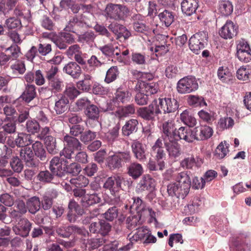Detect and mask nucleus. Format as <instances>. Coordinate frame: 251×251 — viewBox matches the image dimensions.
I'll use <instances>...</instances> for the list:
<instances>
[{
  "label": "nucleus",
  "instance_id": "nucleus-1",
  "mask_svg": "<svg viewBox=\"0 0 251 251\" xmlns=\"http://www.w3.org/2000/svg\"><path fill=\"white\" fill-rule=\"evenodd\" d=\"M176 180V182H171L167 185L168 194L172 197L184 199L189 192L191 187L190 178L186 173L182 172L177 174Z\"/></svg>",
  "mask_w": 251,
  "mask_h": 251
},
{
  "label": "nucleus",
  "instance_id": "nucleus-2",
  "mask_svg": "<svg viewBox=\"0 0 251 251\" xmlns=\"http://www.w3.org/2000/svg\"><path fill=\"white\" fill-rule=\"evenodd\" d=\"M129 12V8L126 5L109 3L105 7L103 15L107 20L120 21L127 17Z\"/></svg>",
  "mask_w": 251,
  "mask_h": 251
},
{
  "label": "nucleus",
  "instance_id": "nucleus-3",
  "mask_svg": "<svg viewBox=\"0 0 251 251\" xmlns=\"http://www.w3.org/2000/svg\"><path fill=\"white\" fill-rule=\"evenodd\" d=\"M131 182L121 176L109 177L104 182L103 187L109 190L112 195H114L119 189L123 190L128 188Z\"/></svg>",
  "mask_w": 251,
  "mask_h": 251
},
{
  "label": "nucleus",
  "instance_id": "nucleus-4",
  "mask_svg": "<svg viewBox=\"0 0 251 251\" xmlns=\"http://www.w3.org/2000/svg\"><path fill=\"white\" fill-rule=\"evenodd\" d=\"M64 148L60 152L61 156H63L66 159H71L75 155V151H80L82 144L76 137L66 134L63 138Z\"/></svg>",
  "mask_w": 251,
  "mask_h": 251
},
{
  "label": "nucleus",
  "instance_id": "nucleus-5",
  "mask_svg": "<svg viewBox=\"0 0 251 251\" xmlns=\"http://www.w3.org/2000/svg\"><path fill=\"white\" fill-rule=\"evenodd\" d=\"M73 192L75 197L80 199V203L84 208L89 207L100 203L101 201V198L99 194L97 193L86 194V191L84 189L75 188Z\"/></svg>",
  "mask_w": 251,
  "mask_h": 251
},
{
  "label": "nucleus",
  "instance_id": "nucleus-6",
  "mask_svg": "<svg viewBox=\"0 0 251 251\" xmlns=\"http://www.w3.org/2000/svg\"><path fill=\"white\" fill-rule=\"evenodd\" d=\"M208 36L206 32L201 31L193 35L189 39L190 49L196 54L204 49V45L207 41Z\"/></svg>",
  "mask_w": 251,
  "mask_h": 251
},
{
  "label": "nucleus",
  "instance_id": "nucleus-7",
  "mask_svg": "<svg viewBox=\"0 0 251 251\" xmlns=\"http://www.w3.org/2000/svg\"><path fill=\"white\" fill-rule=\"evenodd\" d=\"M68 159L63 156H54L50 162V170L54 173L58 177H64L66 165V163H68Z\"/></svg>",
  "mask_w": 251,
  "mask_h": 251
},
{
  "label": "nucleus",
  "instance_id": "nucleus-8",
  "mask_svg": "<svg viewBox=\"0 0 251 251\" xmlns=\"http://www.w3.org/2000/svg\"><path fill=\"white\" fill-rule=\"evenodd\" d=\"M176 88L180 94L190 93L197 90L198 83L195 77H185L178 81Z\"/></svg>",
  "mask_w": 251,
  "mask_h": 251
},
{
  "label": "nucleus",
  "instance_id": "nucleus-9",
  "mask_svg": "<svg viewBox=\"0 0 251 251\" xmlns=\"http://www.w3.org/2000/svg\"><path fill=\"white\" fill-rule=\"evenodd\" d=\"M23 160L26 167L32 168H37L39 165V161L34 157L32 149L29 147L21 148L19 150V157Z\"/></svg>",
  "mask_w": 251,
  "mask_h": 251
},
{
  "label": "nucleus",
  "instance_id": "nucleus-10",
  "mask_svg": "<svg viewBox=\"0 0 251 251\" xmlns=\"http://www.w3.org/2000/svg\"><path fill=\"white\" fill-rule=\"evenodd\" d=\"M177 127L174 120L165 121L162 125V138L164 141L176 139Z\"/></svg>",
  "mask_w": 251,
  "mask_h": 251
},
{
  "label": "nucleus",
  "instance_id": "nucleus-11",
  "mask_svg": "<svg viewBox=\"0 0 251 251\" xmlns=\"http://www.w3.org/2000/svg\"><path fill=\"white\" fill-rule=\"evenodd\" d=\"M155 102H152L148 106L140 107L137 110V114L139 117L146 121L153 122L155 120V116L159 114V110H155Z\"/></svg>",
  "mask_w": 251,
  "mask_h": 251
},
{
  "label": "nucleus",
  "instance_id": "nucleus-12",
  "mask_svg": "<svg viewBox=\"0 0 251 251\" xmlns=\"http://www.w3.org/2000/svg\"><path fill=\"white\" fill-rule=\"evenodd\" d=\"M131 148L135 158L139 161H144L147 159L146 146L140 141L134 140L131 145Z\"/></svg>",
  "mask_w": 251,
  "mask_h": 251
},
{
  "label": "nucleus",
  "instance_id": "nucleus-13",
  "mask_svg": "<svg viewBox=\"0 0 251 251\" xmlns=\"http://www.w3.org/2000/svg\"><path fill=\"white\" fill-rule=\"evenodd\" d=\"M86 28L77 16L70 17L64 30L75 33L77 36Z\"/></svg>",
  "mask_w": 251,
  "mask_h": 251
},
{
  "label": "nucleus",
  "instance_id": "nucleus-14",
  "mask_svg": "<svg viewBox=\"0 0 251 251\" xmlns=\"http://www.w3.org/2000/svg\"><path fill=\"white\" fill-rule=\"evenodd\" d=\"M32 223L26 218H21L13 227V230L17 235L26 237L31 230Z\"/></svg>",
  "mask_w": 251,
  "mask_h": 251
},
{
  "label": "nucleus",
  "instance_id": "nucleus-15",
  "mask_svg": "<svg viewBox=\"0 0 251 251\" xmlns=\"http://www.w3.org/2000/svg\"><path fill=\"white\" fill-rule=\"evenodd\" d=\"M155 181L150 175H144L136 186V191L142 193L145 191L152 192L155 188Z\"/></svg>",
  "mask_w": 251,
  "mask_h": 251
},
{
  "label": "nucleus",
  "instance_id": "nucleus-16",
  "mask_svg": "<svg viewBox=\"0 0 251 251\" xmlns=\"http://www.w3.org/2000/svg\"><path fill=\"white\" fill-rule=\"evenodd\" d=\"M34 142L32 136L30 134L25 133H19L14 140V142L9 144V145L14 148L15 146L18 147L23 148L28 147L30 145L32 144Z\"/></svg>",
  "mask_w": 251,
  "mask_h": 251
},
{
  "label": "nucleus",
  "instance_id": "nucleus-17",
  "mask_svg": "<svg viewBox=\"0 0 251 251\" xmlns=\"http://www.w3.org/2000/svg\"><path fill=\"white\" fill-rule=\"evenodd\" d=\"M238 27L231 21H227L219 31L220 35L225 39H231L237 34Z\"/></svg>",
  "mask_w": 251,
  "mask_h": 251
},
{
  "label": "nucleus",
  "instance_id": "nucleus-18",
  "mask_svg": "<svg viewBox=\"0 0 251 251\" xmlns=\"http://www.w3.org/2000/svg\"><path fill=\"white\" fill-rule=\"evenodd\" d=\"M166 149L168 152L169 156L172 158H176L181 154L180 145L177 142L176 139L172 140L164 141Z\"/></svg>",
  "mask_w": 251,
  "mask_h": 251
},
{
  "label": "nucleus",
  "instance_id": "nucleus-19",
  "mask_svg": "<svg viewBox=\"0 0 251 251\" xmlns=\"http://www.w3.org/2000/svg\"><path fill=\"white\" fill-rule=\"evenodd\" d=\"M194 140H204L209 138L213 134L212 129L207 126H201L193 129Z\"/></svg>",
  "mask_w": 251,
  "mask_h": 251
},
{
  "label": "nucleus",
  "instance_id": "nucleus-20",
  "mask_svg": "<svg viewBox=\"0 0 251 251\" xmlns=\"http://www.w3.org/2000/svg\"><path fill=\"white\" fill-rule=\"evenodd\" d=\"M53 42L61 50L65 49L68 44H72L75 42L74 36L67 32L62 33L60 36L54 39Z\"/></svg>",
  "mask_w": 251,
  "mask_h": 251
},
{
  "label": "nucleus",
  "instance_id": "nucleus-21",
  "mask_svg": "<svg viewBox=\"0 0 251 251\" xmlns=\"http://www.w3.org/2000/svg\"><path fill=\"white\" fill-rule=\"evenodd\" d=\"M130 199L132 201V203L130 205L126 203L125 206L126 209H127L129 207L131 211L133 210H136L137 213H138V215H140V217L145 215V211L147 210V208L145 203L139 197H133Z\"/></svg>",
  "mask_w": 251,
  "mask_h": 251
},
{
  "label": "nucleus",
  "instance_id": "nucleus-22",
  "mask_svg": "<svg viewBox=\"0 0 251 251\" xmlns=\"http://www.w3.org/2000/svg\"><path fill=\"white\" fill-rule=\"evenodd\" d=\"M193 129L188 126H181L177 130L176 139L183 140L188 143H192L194 141Z\"/></svg>",
  "mask_w": 251,
  "mask_h": 251
},
{
  "label": "nucleus",
  "instance_id": "nucleus-23",
  "mask_svg": "<svg viewBox=\"0 0 251 251\" xmlns=\"http://www.w3.org/2000/svg\"><path fill=\"white\" fill-rule=\"evenodd\" d=\"M131 93L128 91L117 90L115 94V97L112 101L110 102L107 110H113L114 107L112 106V104L113 103L115 104L117 101L121 102L123 103L129 101L131 99Z\"/></svg>",
  "mask_w": 251,
  "mask_h": 251
},
{
  "label": "nucleus",
  "instance_id": "nucleus-24",
  "mask_svg": "<svg viewBox=\"0 0 251 251\" xmlns=\"http://www.w3.org/2000/svg\"><path fill=\"white\" fill-rule=\"evenodd\" d=\"M63 71L74 78H78L82 73L80 66L74 61H71L66 64L63 68Z\"/></svg>",
  "mask_w": 251,
  "mask_h": 251
},
{
  "label": "nucleus",
  "instance_id": "nucleus-25",
  "mask_svg": "<svg viewBox=\"0 0 251 251\" xmlns=\"http://www.w3.org/2000/svg\"><path fill=\"white\" fill-rule=\"evenodd\" d=\"M198 7V0H183L181 2L182 12L187 16L195 13Z\"/></svg>",
  "mask_w": 251,
  "mask_h": 251
},
{
  "label": "nucleus",
  "instance_id": "nucleus-26",
  "mask_svg": "<svg viewBox=\"0 0 251 251\" xmlns=\"http://www.w3.org/2000/svg\"><path fill=\"white\" fill-rule=\"evenodd\" d=\"M151 154L154 156L155 160L164 161L166 154L164 150L161 139L158 138L151 147Z\"/></svg>",
  "mask_w": 251,
  "mask_h": 251
},
{
  "label": "nucleus",
  "instance_id": "nucleus-27",
  "mask_svg": "<svg viewBox=\"0 0 251 251\" xmlns=\"http://www.w3.org/2000/svg\"><path fill=\"white\" fill-rule=\"evenodd\" d=\"M136 89L143 92L146 94H154L157 93L158 90V85L157 83L152 82H146L144 81L138 82L136 86Z\"/></svg>",
  "mask_w": 251,
  "mask_h": 251
},
{
  "label": "nucleus",
  "instance_id": "nucleus-28",
  "mask_svg": "<svg viewBox=\"0 0 251 251\" xmlns=\"http://www.w3.org/2000/svg\"><path fill=\"white\" fill-rule=\"evenodd\" d=\"M139 122L137 119H131L127 121L122 128V134L125 136H129L136 133L138 129Z\"/></svg>",
  "mask_w": 251,
  "mask_h": 251
},
{
  "label": "nucleus",
  "instance_id": "nucleus-29",
  "mask_svg": "<svg viewBox=\"0 0 251 251\" xmlns=\"http://www.w3.org/2000/svg\"><path fill=\"white\" fill-rule=\"evenodd\" d=\"M36 95L35 86L33 84H27L19 99H22L25 102L29 103L36 97Z\"/></svg>",
  "mask_w": 251,
  "mask_h": 251
},
{
  "label": "nucleus",
  "instance_id": "nucleus-30",
  "mask_svg": "<svg viewBox=\"0 0 251 251\" xmlns=\"http://www.w3.org/2000/svg\"><path fill=\"white\" fill-rule=\"evenodd\" d=\"M32 150L35 155L41 161H47V153L42 144L40 141H35L32 144Z\"/></svg>",
  "mask_w": 251,
  "mask_h": 251
},
{
  "label": "nucleus",
  "instance_id": "nucleus-31",
  "mask_svg": "<svg viewBox=\"0 0 251 251\" xmlns=\"http://www.w3.org/2000/svg\"><path fill=\"white\" fill-rule=\"evenodd\" d=\"M69 100L66 96H61L55 102L54 110L56 113L59 115L66 111L69 107Z\"/></svg>",
  "mask_w": 251,
  "mask_h": 251
},
{
  "label": "nucleus",
  "instance_id": "nucleus-32",
  "mask_svg": "<svg viewBox=\"0 0 251 251\" xmlns=\"http://www.w3.org/2000/svg\"><path fill=\"white\" fill-rule=\"evenodd\" d=\"M127 174L132 177L133 179H137L142 176L144 172L143 168L141 164L133 162L131 163L127 168Z\"/></svg>",
  "mask_w": 251,
  "mask_h": 251
},
{
  "label": "nucleus",
  "instance_id": "nucleus-33",
  "mask_svg": "<svg viewBox=\"0 0 251 251\" xmlns=\"http://www.w3.org/2000/svg\"><path fill=\"white\" fill-rule=\"evenodd\" d=\"M26 204L28 212L32 214H35L41 207V201L39 198L37 196L28 199Z\"/></svg>",
  "mask_w": 251,
  "mask_h": 251
},
{
  "label": "nucleus",
  "instance_id": "nucleus-34",
  "mask_svg": "<svg viewBox=\"0 0 251 251\" xmlns=\"http://www.w3.org/2000/svg\"><path fill=\"white\" fill-rule=\"evenodd\" d=\"M135 108L133 104H128L120 107L115 112V115L120 119L126 117L135 113Z\"/></svg>",
  "mask_w": 251,
  "mask_h": 251
},
{
  "label": "nucleus",
  "instance_id": "nucleus-35",
  "mask_svg": "<svg viewBox=\"0 0 251 251\" xmlns=\"http://www.w3.org/2000/svg\"><path fill=\"white\" fill-rule=\"evenodd\" d=\"M158 17L161 22L166 27H169L174 21V14L173 12L164 10L158 14Z\"/></svg>",
  "mask_w": 251,
  "mask_h": 251
},
{
  "label": "nucleus",
  "instance_id": "nucleus-36",
  "mask_svg": "<svg viewBox=\"0 0 251 251\" xmlns=\"http://www.w3.org/2000/svg\"><path fill=\"white\" fill-rule=\"evenodd\" d=\"M86 117L90 120L98 121L100 116V110L94 104H90L84 111Z\"/></svg>",
  "mask_w": 251,
  "mask_h": 251
},
{
  "label": "nucleus",
  "instance_id": "nucleus-37",
  "mask_svg": "<svg viewBox=\"0 0 251 251\" xmlns=\"http://www.w3.org/2000/svg\"><path fill=\"white\" fill-rule=\"evenodd\" d=\"M180 120L189 127L194 126L197 124L196 119L188 109L184 110L180 114Z\"/></svg>",
  "mask_w": 251,
  "mask_h": 251
},
{
  "label": "nucleus",
  "instance_id": "nucleus-38",
  "mask_svg": "<svg viewBox=\"0 0 251 251\" xmlns=\"http://www.w3.org/2000/svg\"><path fill=\"white\" fill-rule=\"evenodd\" d=\"M44 144L49 153L56 154L59 150L56 144V138L53 136L49 137L44 140Z\"/></svg>",
  "mask_w": 251,
  "mask_h": 251
},
{
  "label": "nucleus",
  "instance_id": "nucleus-39",
  "mask_svg": "<svg viewBox=\"0 0 251 251\" xmlns=\"http://www.w3.org/2000/svg\"><path fill=\"white\" fill-rule=\"evenodd\" d=\"M97 37L96 34L92 30H89L83 33H79L77 35V41L81 43L88 44L93 43Z\"/></svg>",
  "mask_w": 251,
  "mask_h": 251
},
{
  "label": "nucleus",
  "instance_id": "nucleus-40",
  "mask_svg": "<svg viewBox=\"0 0 251 251\" xmlns=\"http://www.w3.org/2000/svg\"><path fill=\"white\" fill-rule=\"evenodd\" d=\"M232 3L228 0H222L219 3V10L221 14L225 16L230 15L233 12Z\"/></svg>",
  "mask_w": 251,
  "mask_h": 251
},
{
  "label": "nucleus",
  "instance_id": "nucleus-41",
  "mask_svg": "<svg viewBox=\"0 0 251 251\" xmlns=\"http://www.w3.org/2000/svg\"><path fill=\"white\" fill-rule=\"evenodd\" d=\"M106 158V162L107 167L111 170L119 169L122 167L121 162L119 161L115 152L113 154H110Z\"/></svg>",
  "mask_w": 251,
  "mask_h": 251
},
{
  "label": "nucleus",
  "instance_id": "nucleus-42",
  "mask_svg": "<svg viewBox=\"0 0 251 251\" xmlns=\"http://www.w3.org/2000/svg\"><path fill=\"white\" fill-rule=\"evenodd\" d=\"M56 175L50 170L40 171L37 176V179L44 183H50L54 179Z\"/></svg>",
  "mask_w": 251,
  "mask_h": 251
},
{
  "label": "nucleus",
  "instance_id": "nucleus-43",
  "mask_svg": "<svg viewBox=\"0 0 251 251\" xmlns=\"http://www.w3.org/2000/svg\"><path fill=\"white\" fill-rule=\"evenodd\" d=\"M81 169L80 165L76 162H73L70 164L69 163H66L64 171V176L66 174L76 176L81 171Z\"/></svg>",
  "mask_w": 251,
  "mask_h": 251
},
{
  "label": "nucleus",
  "instance_id": "nucleus-44",
  "mask_svg": "<svg viewBox=\"0 0 251 251\" xmlns=\"http://www.w3.org/2000/svg\"><path fill=\"white\" fill-rule=\"evenodd\" d=\"M238 79L244 81L249 80L251 78V67L249 66L241 67L236 73Z\"/></svg>",
  "mask_w": 251,
  "mask_h": 251
},
{
  "label": "nucleus",
  "instance_id": "nucleus-45",
  "mask_svg": "<svg viewBox=\"0 0 251 251\" xmlns=\"http://www.w3.org/2000/svg\"><path fill=\"white\" fill-rule=\"evenodd\" d=\"M92 85V76L89 75H85L84 78L77 83V88L85 92H88L91 89Z\"/></svg>",
  "mask_w": 251,
  "mask_h": 251
},
{
  "label": "nucleus",
  "instance_id": "nucleus-46",
  "mask_svg": "<svg viewBox=\"0 0 251 251\" xmlns=\"http://www.w3.org/2000/svg\"><path fill=\"white\" fill-rule=\"evenodd\" d=\"M3 131L7 134H12L15 132L16 125L15 122L11 119L10 117H6V121L1 127Z\"/></svg>",
  "mask_w": 251,
  "mask_h": 251
},
{
  "label": "nucleus",
  "instance_id": "nucleus-47",
  "mask_svg": "<svg viewBox=\"0 0 251 251\" xmlns=\"http://www.w3.org/2000/svg\"><path fill=\"white\" fill-rule=\"evenodd\" d=\"M9 60H15L18 58L21 54V49L16 45L11 46L5 50Z\"/></svg>",
  "mask_w": 251,
  "mask_h": 251
},
{
  "label": "nucleus",
  "instance_id": "nucleus-48",
  "mask_svg": "<svg viewBox=\"0 0 251 251\" xmlns=\"http://www.w3.org/2000/svg\"><path fill=\"white\" fill-rule=\"evenodd\" d=\"M218 76L223 82L228 83L232 79V75L231 72L226 68L222 67L218 70Z\"/></svg>",
  "mask_w": 251,
  "mask_h": 251
},
{
  "label": "nucleus",
  "instance_id": "nucleus-49",
  "mask_svg": "<svg viewBox=\"0 0 251 251\" xmlns=\"http://www.w3.org/2000/svg\"><path fill=\"white\" fill-rule=\"evenodd\" d=\"M49 84L51 91L54 93L61 92L64 88L63 81L59 77L49 81Z\"/></svg>",
  "mask_w": 251,
  "mask_h": 251
},
{
  "label": "nucleus",
  "instance_id": "nucleus-50",
  "mask_svg": "<svg viewBox=\"0 0 251 251\" xmlns=\"http://www.w3.org/2000/svg\"><path fill=\"white\" fill-rule=\"evenodd\" d=\"M10 166L12 170L17 173H20L24 168L22 160L17 156H13L10 161Z\"/></svg>",
  "mask_w": 251,
  "mask_h": 251
},
{
  "label": "nucleus",
  "instance_id": "nucleus-51",
  "mask_svg": "<svg viewBox=\"0 0 251 251\" xmlns=\"http://www.w3.org/2000/svg\"><path fill=\"white\" fill-rule=\"evenodd\" d=\"M155 101L156 102V104L154 106L156 110L158 108L159 110V114H161L162 112L168 113L167 98H159L158 100L155 99L152 102Z\"/></svg>",
  "mask_w": 251,
  "mask_h": 251
},
{
  "label": "nucleus",
  "instance_id": "nucleus-52",
  "mask_svg": "<svg viewBox=\"0 0 251 251\" xmlns=\"http://www.w3.org/2000/svg\"><path fill=\"white\" fill-rule=\"evenodd\" d=\"M187 102L190 105L194 107L206 105V103L204 100L203 98L198 96L189 95L188 98Z\"/></svg>",
  "mask_w": 251,
  "mask_h": 251
},
{
  "label": "nucleus",
  "instance_id": "nucleus-53",
  "mask_svg": "<svg viewBox=\"0 0 251 251\" xmlns=\"http://www.w3.org/2000/svg\"><path fill=\"white\" fill-rule=\"evenodd\" d=\"M224 144L225 145L223 142H221L215 150V155L219 159L225 157L228 151V144H227L226 141L224 142Z\"/></svg>",
  "mask_w": 251,
  "mask_h": 251
},
{
  "label": "nucleus",
  "instance_id": "nucleus-54",
  "mask_svg": "<svg viewBox=\"0 0 251 251\" xmlns=\"http://www.w3.org/2000/svg\"><path fill=\"white\" fill-rule=\"evenodd\" d=\"M119 75V71L117 66L110 67L106 72L104 81L107 83H110L114 81Z\"/></svg>",
  "mask_w": 251,
  "mask_h": 251
},
{
  "label": "nucleus",
  "instance_id": "nucleus-55",
  "mask_svg": "<svg viewBox=\"0 0 251 251\" xmlns=\"http://www.w3.org/2000/svg\"><path fill=\"white\" fill-rule=\"evenodd\" d=\"M119 161L121 162L123 167L125 164L130 163L131 161V155L129 151H116L115 152Z\"/></svg>",
  "mask_w": 251,
  "mask_h": 251
},
{
  "label": "nucleus",
  "instance_id": "nucleus-56",
  "mask_svg": "<svg viewBox=\"0 0 251 251\" xmlns=\"http://www.w3.org/2000/svg\"><path fill=\"white\" fill-rule=\"evenodd\" d=\"M97 136L96 132L87 130L83 131L80 136V140L84 144L87 145L89 142L94 140Z\"/></svg>",
  "mask_w": 251,
  "mask_h": 251
},
{
  "label": "nucleus",
  "instance_id": "nucleus-57",
  "mask_svg": "<svg viewBox=\"0 0 251 251\" xmlns=\"http://www.w3.org/2000/svg\"><path fill=\"white\" fill-rule=\"evenodd\" d=\"M10 68L14 74L23 75L25 71V66L24 61L17 60L10 66Z\"/></svg>",
  "mask_w": 251,
  "mask_h": 251
},
{
  "label": "nucleus",
  "instance_id": "nucleus-58",
  "mask_svg": "<svg viewBox=\"0 0 251 251\" xmlns=\"http://www.w3.org/2000/svg\"><path fill=\"white\" fill-rule=\"evenodd\" d=\"M105 242L104 238H91L88 240L87 246L89 251H92L98 248Z\"/></svg>",
  "mask_w": 251,
  "mask_h": 251
},
{
  "label": "nucleus",
  "instance_id": "nucleus-59",
  "mask_svg": "<svg viewBox=\"0 0 251 251\" xmlns=\"http://www.w3.org/2000/svg\"><path fill=\"white\" fill-rule=\"evenodd\" d=\"M4 26L8 29H12L16 28H21L22 25L21 20L13 17H10L5 20Z\"/></svg>",
  "mask_w": 251,
  "mask_h": 251
},
{
  "label": "nucleus",
  "instance_id": "nucleus-60",
  "mask_svg": "<svg viewBox=\"0 0 251 251\" xmlns=\"http://www.w3.org/2000/svg\"><path fill=\"white\" fill-rule=\"evenodd\" d=\"M234 120L230 117L221 118L218 123V127L221 130L231 127L234 125Z\"/></svg>",
  "mask_w": 251,
  "mask_h": 251
},
{
  "label": "nucleus",
  "instance_id": "nucleus-61",
  "mask_svg": "<svg viewBox=\"0 0 251 251\" xmlns=\"http://www.w3.org/2000/svg\"><path fill=\"white\" fill-rule=\"evenodd\" d=\"M71 184L75 185L77 187H84L87 186L89 181L88 179L83 175H79L75 178H72L70 180Z\"/></svg>",
  "mask_w": 251,
  "mask_h": 251
},
{
  "label": "nucleus",
  "instance_id": "nucleus-62",
  "mask_svg": "<svg viewBox=\"0 0 251 251\" xmlns=\"http://www.w3.org/2000/svg\"><path fill=\"white\" fill-rule=\"evenodd\" d=\"M150 230L147 227L142 226L137 228V232L132 237V241H137L145 239L147 234L149 233Z\"/></svg>",
  "mask_w": 251,
  "mask_h": 251
},
{
  "label": "nucleus",
  "instance_id": "nucleus-63",
  "mask_svg": "<svg viewBox=\"0 0 251 251\" xmlns=\"http://www.w3.org/2000/svg\"><path fill=\"white\" fill-rule=\"evenodd\" d=\"M78 17L86 28L92 26V23L94 22V16L92 13H86Z\"/></svg>",
  "mask_w": 251,
  "mask_h": 251
},
{
  "label": "nucleus",
  "instance_id": "nucleus-64",
  "mask_svg": "<svg viewBox=\"0 0 251 251\" xmlns=\"http://www.w3.org/2000/svg\"><path fill=\"white\" fill-rule=\"evenodd\" d=\"M12 154V150L11 148L5 145L1 146L0 147V157L7 164Z\"/></svg>",
  "mask_w": 251,
  "mask_h": 251
}]
</instances>
